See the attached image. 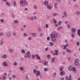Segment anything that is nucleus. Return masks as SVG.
<instances>
[{
	"instance_id": "nucleus-3",
	"label": "nucleus",
	"mask_w": 80,
	"mask_h": 80,
	"mask_svg": "<svg viewBox=\"0 0 80 80\" xmlns=\"http://www.w3.org/2000/svg\"><path fill=\"white\" fill-rule=\"evenodd\" d=\"M56 37H51V39L52 42H55L56 41V39H55Z\"/></svg>"
},
{
	"instance_id": "nucleus-51",
	"label": "nucleus",
	"mask_w": 80,
	"mask_h": 80,
	"mask_svg": "<svg viewBox=\"0 0 80 80\" xmlns=\"http://www.w3.org/2000/svg\"><path fill=\"white\" fill-rule=\"evenodd\" d=\"M46 28H47L48 27V25L47 24H46Z\"/></svg>"
},
{
	"instance_id": "nucleus-29",
	"label": "nucleus",
	"mask_w": 80,
	"mask_h": 80,
	"mask_svg": "<svg viewBox=\"0 0 80 80\" xmlns=\"http://www.w3.org/2000/svg\"><path fill=\"white\" fill-rule=\"evenodd\" d=\"M21 52L23 53H25V51L24 50H21Z\"/></svg>"
},
{
	"instance_id": "nucleus-7",
	"label": "nucleus",
	"mask_w": 80,
	"mask_h": 80,
	"mask_svg": "<svg viewBox=\"0 0 80 80\" xmlns=\"http://www.w3.org/2000/svg\"><path fill=\"white\" fill-rule=\"evenodd\" d=\"M66 52L67 53H72V51H71L69 49H67L66 50Z\"/></svg>"
},
{
	"instance_id": "nucleus-41",
	"label": "nucleus",
	"mask_w": 80,
	"mask_h": 80,
	"mask_svg": "<svg viewBox=\"0 0 80 80\" xmlns=\"http://www.w3.org/2000/svg\"><path fill=\"white\" fill-rule=\"evenodd\" d=\"M0 22H4V20H3V19H2L0 20Z\"/></svg>"
},
{
	"instance_id": "nucleus-4",
	"label": "nucleus",
	"mask_w": 80,
	"mask_h": 80,
	"mask_svg": "<svg viewBox=\"0 0 80 80\" xmlns=\"http://www.w3.org/2000/svg\"><path fill=\"white\" fill-rule=\"evenodd\" d=\"M48 2L47 1H44V5L45 6H47V5H48Z\"/></svg>"
},
{
	"instance_id": "nucleus-27",
	"label": "nucleus",
	"mask_w": 80,
	"mask_h": 80,
	"mask_svg": "<svg viewBox=\"0 0 80 80\" xmlns=\"http://www.w3.org/2000/svg\"><path fill=\"white\" fill-rule=\"evenodd\" d=\"M72 70L74 71V72H76L77 71V70H76V69L75 68H72Z\"/></svg>"
},
{
	"instance_id": "nucleus-8",
	"label": "nucleus",
	"mask_w": 80,
	"mask_h": 80,
	"mask_svg": "<svg viewBox=\"0 0 80 80\" xmlns=\"http://www.w3.org/2000/svg\"><path fill=\"white\" fill-rule=\"evenodd\" d=\"M65 74V72L64 71H62V72H61L60 73V75L61 76H62V75H64Z\"/></svg>"
},
{
	"instance_id": "nucleus-22",
	"label": "nucleus",
	"mask_w": 80,
	"mask_h": 80,
	"mask_svg": "<svg viewBox=\"0 0 80 80\" xmlns=\"http://www.w3.org/2000/svg\"><path fill=\"white\" fill-rule=\"evenodd\" d=\"M3 42L2 41V40L0 41V45H2L3 44Z\"/></svg>"
},
{
	"instance_id": "nucleus-63",
	"label": "nucleus",
	"mask_w": 80,
	"mask_h": 80,
	"mask_svg": "<svg viewBox=\"0 0 80 80\" xmlns=\"http://www.w3.org/2000/svg\"><path fill=\"white\" fill-rule=\"evenodd\" d=\"M26 79L27 80L28 78V76H26Z\"/></svg>"
},
{
	"instance_id": "nucleus-12",
	"label": "nucleus",
	"mask_w": 80,
	"mask_h": 80,
	"mask_svg": "<svg viewBox=\"0 0 80 80\" xmlns=\"http://www.w3.org/2000/svg\"><path fill=\"white\" fill-rule=\"evenodd\" d=\"M36 33L35 32L32 33V36L33 37H35L36 36Z\"/></svg>"
},
{
	"instance_id": "nucleus-11",
	"label": "nucleus",
	"mask_w": 80,
	"mask_h": 80,
	"mask_svg": "<svg viewBox=\"0 0 80 80\" xmlns=\"http://www.w3.org/2000/svg\"><path fill=\"white\" fill-rule=\"evenodd\" d=\"M68 70L69 71H72V66H70L68 68Z\"/></svg>"
},
{
	"instance_id": "nucleus-33",
	"label": "nucleus",
	"mask_w": 80,
	"mask_h": 80,
	"mask_svg": "<svg viewBox=\"0 0 80 80\" xmlns=\"http://www.w3.org/2000/svg\"><path fill=\"white\" fill-rule=\"evenodd\" d=\"M8 75L9 77H12V74H10L9 73H8Z\"/></svg>"
},
{
	"instance_id": "nucleus-1",
	"label": "nucleus",
	"mask_w": 80,
	"mask_h": 80,
	"mask_svg": "<svg viewBox=\"0 0 80 80\" xmlns=\"http://www.w3.org/2000/svg\"><path fill=\"white\" fill-rule=\"evenodd\" d=\"M56 36H57V33L55 32H52L51 34V37H56Z\"/></svg>"
},
{
	"instance_id": "nucleus-26",
	"label": "nucleus",
	"mask_w": 80,
	"mask_h": 80,
	"mask_svg": "<svg viewBox=\"0 0 80 80\" xmlns=\"http://www.w3.org/2000/svg\"><path fill=\"white\" fill-rule=\"evenodd\" d=\"M44 65H45V66H47V65H48V62H44Z\"/></svg>"
},
{
	"instance_id": "nucleus-61",
	"label": "nucleus",
	"mask_w": 80,
	"mask_h": 80,
	"mask_svg": "<svg viewBox=\"0 0 80 80\" xmlns=\"http://www.w3.org/2000/svg\"><path fill=\"white\" fill-rule=\"evenodd\" d=\"M12 18H15V15L13 14H12Z\"/></svg>"
},
{
	"instance_id": "nucleus-10",
	"label": "nucleus",
	"mask_w": 80,
	"mask_h": 80,
	"mask_svg": "<svg viewBox=\"0 0 80 80\" xmlns=\"http://www.w3.org/2000/svg\"><path fill=\"white\" fill-rule=\"evenodd\" d=\"M40 75V71H38L37 72V76L38 77V76H39V75Z\"/></svg>"
},
{
	"instance_id": "nucleus-37",
	"label": "nucleus",
	"mask_w": 80,
	"mask_h": 80,
	"mask_svg": "<svg viewBox=\"0 0 80 80\" xmlns=\"http://www.w3.org/2000/svg\"><path fill=\"white\" fill-rule=\"evenodd\" d=\"M56 15H57V16H58V14H57L56 13H55L53 15V17H55V16H56Z\"/></svg>"
},
{
	"instance_id": "nucleus-5",
	"label": "nucleus",
	"mask_w": 80,
	"mask_h": 80,
	"mask_svg": "<svg viewBox=\"0 0 80 80\" xmlns=\"http://www.w3.org/2000/svg\"><path fill=\"white\" fill-rule=\"evenodd\" d=\"M71 30L72 31V32H73V33H75V32H76V29L74 28H72L71 29Z\"/></svg>"
},
{
	"instance_id": "nucleus-62",
	"label": "nucleus",
	"mask_w": 80,
	"mask_h": 80,
	"mask_svg": "<svg viewBox=\"0 0 80 80\" xmlns=\"http://www.w3.org/2000/svg\"><path fill=\"white\" fill-rule=\"evenodd\" d=\"M58 53L57 52H56L55 53V55L56 56H57V55H58Z\"/></svg>"
},
{
	"instance_id": "nucleus-21",
	"label": "nucleus",
	"mask_w": 80,
	"mask_h": 80,
	"mask_svg": "<svg viewBox=\"0 0 80 80\" xmlns=\"http://www.w3.org/2000/svg\"><path fill=\"white\" fill-rule=\"evenodd\" d=\"M7 57V55L4 54L3 56H2V58H6Z\"/></svg>"
},
{
	"instance_id": "nucleus-28",
	"label": "nucleus",
	"mask_w": 80,
	"mask_h": 80,
	"mask_svg": "<svg viewBox=\"0 0 80 80\" xmlns=\"http://www.w3.org/2000/svg\"><path fill=\"white\" fill-rule=\"evenodd\" d=\"M71 35L72 38H74V37H75V35H74V34H73V33H72Z\"/></svg>"
},
{
	"instance_id": "nucleus-34",
	"label": "nucleus",
	"mask_w": 80,
	"mask_h": 80,
	"mask_svg": "<svg viewBox=\"0 0 80 80\" xmlns=\"http://www.w3.org/2000/svg\"><path fill=\"white\" fill-rule=\"evenodd\" d=\"M28 56V54H27V52L26 53H25L24 55V57H27Z\"/></svg>"
},
{
	"instance_id": "nucleus-56",
	"label": "nucleus",
	"mask_w": 80,
	"mask_h": 80,
	"mask_svg": "<svg viewBox=\"0 0 80 80\" xmlns=\"http://www.w3.org/2000/svg\"><path fill=\"white\" fill-rule=\"evenodd\" d=\"M48 48H45V51H48Z\"/></svg>"
},
{
	"instance_id": "nucleus-23",
	"label": "nucleus",
	"mask_w": 80,
	"mask_h": 80,
	"mask_svg": "<svg viewBox=\"0 0 80 80\" xmlns=\"http://www.w3.org/2000/svg\"><path fill=\"white\" fill-rule=\"evenodd\" d=\"M14 23H18V21L17 20H15L14 22Z\"/></svg>"
},
{
	"instance_id": "nucleus-57",
	"label": "nucleus",
	"mask_w": 80,
	"mask_h": 80,
	"mask_svg": "<svg viewBox=\"0 0 80 80\" xmlns=\"http://www.w3.org/2000/svg\"><path fill=\"white\" fill-rule=\"evenodd\" d=\"M55 52L56 53H58V50H56Z\"/></svg>"
},
{
	"instance_id": "nucleus-50",
	"label": "nucleus",
	"mask_w": 80,
	"mask_h": 80,
	"mask_svg": "<svg viewBox=\"0 0 80 80\" xmlns=\"http://www.w3.org/2000/svg\"><path fill=\"white\" fill-rule=\"evenodd\" d=\"M50 37H47V40L48 41L49 40H50Z\"/></svg>"
},
{
	"instance_id": "nucleus-31",
	"label": "nucleus",
	"mask_w": 80,
	"mask_h": 80,
	"mask_svg": "<svg viewBox=\"0 0 80 80\" xmlns=\"http://www.w3.org/2000/svg\"><path fill=\"white\" fill-rule=\"evenodd\" d=\"M20 70H21V71H22V70H23V68L22 67H20Z\"/></svg>"
},
{
	"instance_id": "nucleus-59",
	"label": "nucleus",
	"mask_w": 80,
	"mask_h": 80,
	"mask_svg": "<svg viewBox=\"0 0 80 80\" xmlns=\"http://www.w3.org/2000/svg\"><path fill=\"white\" fill-rule=\"evenodd\" d=\"M2 77L3 78L2 80H4V79H5L6 78L4 76H2Z\"/></svg>"
},
{
	"instance_id": "nucleus-47",
	"label": "nucleus",
	"mask_w": 80,
	"mask_h": 80,
	"mask_svg": "<svg viewBox=\"0 0 80 80\" xmlns=\"http://www.w3.org/2000/svg\"><path fill=\"white\" fill-rule=\"evenodd\" d=\"M44 71H45V72H47V70H48L47 69V68H45L44 69Z\"/></svg>"
},
{
	"instance_id": "nucleus-48",
	"label": "nucleus",
	"mask_w": 80,
	"mask_h": 80,
	"mask_svg": "<svg viewBox=\"0 0 80 80\" xmlns=\"http://www.w3.org/2000/svg\"><path fill=\"white\" fill-rule=\"evenodd\" d=\"M67 48V47L66 46V45H64V50H65Z\"/></svg>"
},
{
	"instance_id": "nucleus-15",
	"label": "nucleus",
	"mask_w": 80,
	"mask_h": 80,
	"mask_svg": "<svg viewBox=\"0 0 80 80\" xmlns=\"http://www.w3.org/2000/svg\"><path fill=\"white\" fill-rule=\"evenodd\" d=\"M6 35L7 37H10L11 36V33L10 32H8L7 33Z\"/></svg>"
},
{
	"instance_id": "nucleus-2",
	"label": "nucleus",
	"mask_w": 80,
	"mask_h": 80,
	"mask_svg": "<svg viewBox=\"0 0 80 80\" xmlns=\"http://www.w3.org/2000/svg\"><path fill=\"white\" fill-rule=\"evenodd\" d=\"M75 65L76 66L78 65V59H76V60H75Z\"/></svg>"
},
{
	"instance_id": "nucleus-14",
	"label": "nucleus",
	"mask_w": 80,
	"mask_h": 80,
	"mask_svg": "<svg viewBox=\"0 0 80 80\" xmlns=\"http://www.w3.org/2000/svg\"><path fill=\"white\" fill-rule=\"evenodd\" d=\"M63 14L64 15L65 17H67V12H64L63 13Z\"/></svg>"
},
{
	"instance_id": "nucleus-54",
	"label": "nucleus",
	"mask_w": 80,
	"mask_h": 80,
	"mask_svg": "<svg viewBox=\"0 0 80 80\" xmlns=\"http://www.w3.org/2000/svg\"><path fill=\"white\" fill-rule=\"evenodd\" d=\"M32 37H29L28 40H32Z\"/></svg>"
},
{
	"instance_id": "nucleus-53",
	"label": "nucleus",
	"mask_w": 80,
	"mask_h": 80,
	"mask_svg": "<svg viewBox=\"0 0 80 80\" xmlns=\"http://www.w3.org/2000/svg\"><path fill=\"white\" fill-rule=\"evenodd\" d=\"M33 72L34 73H36V72H37V70H36V69H34L33 70Z\"/></svg>"
},
{
	"instance_id": "nucleus-13",
	"label": "nucleus",
	"mask_w": 80,
	"mask_h": 80,
	"mask_svg": "<svg viewBox=\"0 0 80 80\" xmlns=\"http://www.w3.org/2000/svg\"><path fill=\"white\" fill-rule=\"evenodd\" d=\"M26 54H28V57H31V54H30V52H27Z\"/></svg>"
},
{
	"instance_id": "nucleus-46",
	"label": "nucleus",
	"mask_w": 80,
	"mask_h": 80,
	"mask_svg": "<svg viewBox=\"0 0 80 80\" xmlns=\"http://www.w3.org/2000/svg\"><path fill=\"white\" fill-rule=\"evenodd\" d=\"M61 23H62V22L61 21H60L58 22V25H61Z\"/></svg>"
},
{
	"instance_id": "nucleus-49",
	"label": "nucleus",
	"mask_w": 80,
	"mask_h": 80,
	"mask_svg": "<svg viewBox=\"0 0 80 80\" xmlns=\"http://www.w3.org/2000/svg\"><path fill=\"white\" fill-rule=\"evenodd\" d=\"M24 3H25V5L27 6V5H28V2H25Z\"/></svg>"
},
{
	"instance_id": "nucleus-60",
	"label": "nucleus",
	"mask_w": 80,
	"mask_h": 80,
	"mask_svg": "<svg viewBox=\"0 0 80 80\" xmlns=\"http://www.w3.org/2000/svg\"><path fill=\"white\" fill-rule=\"evenodd\" d=\"M32 57L33 59H34L35 58V56H34V55H32Z\"/></svg>"
},
{
	"instance_id": "nucleus-30",
	"label": "nucleus",
	"mask_w": 80,
	"mask_h": 80,
	"mask_svg": "<svg viewBox=\"0 0 80 80\" xmlns=\"http://www.w3.org/2000/svg\"><path fill=\"white\" fill-rule=\"evenodd\" d=\"M47 57L48 58H50V55L49 54H48L47 55Z\"/></svg>"
},
{
	"instance_id": "nucleus-55",
	"label": "nucleus",
	"mask_w": 80,
	"mask_h": 80,
	"mask_svg": "<svg viewBox=\"0 0 80 80\" xmlns=\"http://www.w3.org/2000/svg\"><path fill=\"white\" fill-rule=\"evenodd\" d=\"M60 71H61V72H62V71H63V69H62V68H61L60 69Z\"/></svg>"
},
{
	"instance_id": "nucleus-19",
	"label": "nucleus",
	"mask_w": 80,
	"mask_h": 80,
	"mask_svg": "<svg viewBox=\"0 0 80 80\" xmlns=\"http://www.w3.org/2000/svg\"><path fill=\"white\" fill-rule=\"evenodd\" d=\"M53 23L55 24L56 23H57V21H56V20H55V19H53Z\"/></svg>"
},
{
	"instance_id": "nucleus-38",
	"label": "nucleus",
	"mask_w": 80,
	"mask_h": 80,
	"mask_svg": "<svg viewBox=\"0 0 80 80\" xmlns=\"http://www.w3.org/2000/svg\"><path fill=\"white\" fill-rule=\"evenodd\" d=\"M76 13L77 15H80V13L78 11L76 12Z\"/></svg>"
},
{
	"instance_id": "nucleus-39",
	"label": "nucleus",
	"mask_w": 80,
	"mask_h": 80,
	"mask_svg": "<svg viewBox=\"0 0 80 80\" xmlns=\"http://www.w3.org/2000/svg\"><path fill=\"white\" fill-rule=\"evenodd\" d=\"M13 35L14 36H15V35H16V33H15V31H13Z\"/></svg>"
},
{
	"instance_id": "nucleus-9",
	"label": "nucleus",
	"mask_w": 80,
	"mask_h": 80,
	"mask_svg": "<svg viewBox=\"0 0 80 80\" xmlns=\"http://www.w3.org/2000/svg\"><path fill=\"white\" fill-rule=\"evenodd\" d=\"M3 64L4 66H6V67L8 66V64H7V63L6 62H4L3 63Z\"/></svg>"
},
{
	"instance_id": "nucleus-42",
	"label": "nucleus",
	"mask_w": 80,
	"mask_h": 80,
	"mask_svg": "<svg viewBox=\"0 0 80 80\" xmlns=\"http://www.w3.org/2000/svg\"><path fill=\"white\" fill-rule=\"evenodd\" d=\"M14 65H17V62H14Z\"/></svg>"
},
{
	"instance_id": "nucleus-17",
	"label": "nucleus",
	"mask_w": 80,
	"mask_h": 80,
	"mask_svg": "<svg viewBox=\"0 0 80 80\" xmlns=\"http://www.w3.org/2000/svg\"><path fill=\"white\" fill-rule=\"evenodd\" d=\"M47 7L49 10H51V6H50L49 5H47Z\"/></svg>"
},
{
	"instance_id": "nucleus-58",
	"label": "nucleus",
	"mask_w": 80,
	"mask_h": 80,
	"mask_svg": "<svg viewBox=\"0 0 80 80\" xmlns=\"http://www.w3.org/2000/svg\"><path fill=\"white\" fill-rule=\"evenodd\" d=\"M4 75H5V76H7V73H6V72H4Z\"/></svg>"
},
{
	"instance_id": "nucleus-36",
	"label": "nucleus",
	"mask_w": 80,
	"mask_h": 80,
	"mask_svg": "<svg viewBox=\"0 0 80 80\" xmlns=\"http://www.w3.org/2000/svg\"><path fill=\"white\" fill-rule=\"evenodd\" d=\"M50 45L51 46H53V42H50Z\"/></svg>"
},
{
	"instance_id": "nucleus-16",
	"label": "nucleus",
	"mask_w": 80,
	"mask_h": 80,
	"mask_svg": "<svg viewBox=\"0 0 80 80\" xmlns=\"http://www.w3.org/2000/svg\"><path fill=\"white\" fill-rule=\"evenodd\" d=\"M78 35L80 37V30L78 29Z\"/></svg>"
},
{
	"instance_id": "nucleus-64",
	"label": "nucleus",
	"mask_w": 80,
	"mask_h": 80,
	"mask_svg": "<svg viewBox=\"0 0 80 80\" xmlns=\"http://www.w3.org/2000/svg\"><path fill=\"white\" fill-rule=\"evenodd\" d=\"M34 19H37V17L36 16H34Z\"/></svg>"
},
{
	"instance_id": "nucleus-25",
	"label": "nucleus",
	"mask_w": 80,
	"mask_h": 80,
	"mask_svg": "<svg viewBox=\"0 0 80 80\" xmlns=\"http://www.w3.org/2000/svg\"><path fill=\"white\" fill-rule=\"evenodd\" d=\"M67 27H68L69 29H70L71 28L69 24H67Z\"/></svg>"
},
{
	"instance_id": "nucleus-32",
	"label": "nucleus",
	"mask_w": 80,
	"mask_h": 80,
	"mask_svg": "<svg viewBox=\"0 0 80 80\" xmlns=\"http://www.w3.org/2000/svg\"><path fill=\"white\" fill-rule=\"evenodd\" d=\"M20 4H23V1L22 0H21L20 1Z\"/></svg>"
},
{
	"instance_id": "nucleus-40",
	"label": "nucleus",
	"mask_w": 80,
	"mask_h": 80,
	"mask_svg": "<svg viewBox=\"0 0 80 80\" xmlns=\"http://www.w3.org/2000/svg\"><path fill=\"white\" fill-rule=\"evenodd\" d=\"M79 44H80V42H77L76 43V45H77L78 46H79Z\"/></svg>"
},
{
	"instance_id": "nucleus-44",
	"label": "nucleus",
	"mask_w": 80,
	"mask_h": 80,
	"mask_svg": "<svg viewBox=\"0 0 80 80\" xmlns=\"http://www.w3.org/2000/svg\"><path fill=\"white\" fill-rule=\"evenodd\" d=\"M34 8L35 9H37V6L36 5H34Z\"/></svg>"
},
{
	"instance_id": "nucleus-20",
	"label": "nucleus",
	"mask_w": 80,
	"mask_h": 80,
	"mask_svg": "<svg viewBox=\"0 0 80 80\" xmlns=\"http://www.w3.org/2000/svg\"><path fill=\"white\" fill-rule=\"evenodd\" d=\"M63 28V27H62L60 26L59 27H58L57 28V29H58V30H60V29H61V28Z\"/></svg>"
},
{
	"instance_id": "nucleus-52",
	"label": "nucleus",
	"mask_w": 80,
	"mask_h": 80,
	"mask_svg": "<svg viewBox=\"0 0 80 80\" xmlns=\"http://www.w3.org/2000/svg\"><path fill=\"white\" fill-rule=\"evenodd\" d=\"M71 77H72V75H70L69 76V78H71V79L72 80V78H71Z\"/></svg>"
},
{
	"instance_id": "nucleus-43",
	"label": "nucleus",
	"mask_w": 80,
	"mask_h": 80,
	"mask_svg": "<svg viewBox=\"0 0 80 80\" xmlns=\"http://www.w3.org/2000/svg\"><path fill=\"white\" fill-rule=\"evenodd\" d=\"M3 32H1L0 34V36H3Z\"/></svg>"
},
{
	"instance_id": "nucleus-24",
	"label": "nucleus",
	"mask_w": 80,
	"mask_h": 80,
	"mask_svg": "<svg viewBox=\"0 0 80 80\" xmlns=\"http://www.w3.org/2000/svg\"><path fill=\"white\" fill-rule=\"evenodd\" d=\"M6 3L8 6H9V7H10V3L8 2H6Z\"/></svg>"
},
{
	"instance_id": "nucleus-18",
	"label": "nucleus",
	"mask_w": 80,
	"mask_h": 80,
	"mask_svg": "<svg viewBox=\"0 0 80 80\" xmlns=\"http://www.w3.org/2000/svg\"><path fill=\"white\" fill-rule=\"evenodd\" d=\"M54 60H55V58H52L51 59V62H52V63H53L54 62Z\"/></svg>"
},
{
	"instance_id": "nucleus-35",
	"label": "nucleus",
	"mask_w": 80,
	"mask_h": 80,
	"mask_svg": "<svg viewBox=\"0 0 80 80\" xmlns=\"http://www.w3.org/2000/svg\"><path fill=\"white\" fill-rule=\"evenodd\" d=\"M13 5L14 6V7H16V2L14 1L13 2Z\"/></svg>"
},
{
	"instance_id": "nucleus-45",
	"label": "nucleus",
	"mask_w": 80,
	"mask_h": 80,
	"mask_svg": "<svg viewBox=\"0 0 80 80\" xmlns=\"http://www.w3.org/2000/svg\"><path fill=\"white\" fill-rule=\"evenodd\" d=\"M57 3H56L55 4L54 6V7L55 8H57Z\"/></svg>"
},
{
	"instance_id": "nucleus-6",
	"label": "nucleus",
	"mask_w": 80,
	"mask_h": 80,
	"mask_svg": "<svg viewBox=\"0 0 80 80\" xmlns=\"http://www.w3.org/2000/svg\"><path fill=\"white\" fill-rule=\"evenodd\" d=\"M36 57L37 58V59L38 60H40V56L38 55V54H36Z\"/></svg>"
}]
</instances>
